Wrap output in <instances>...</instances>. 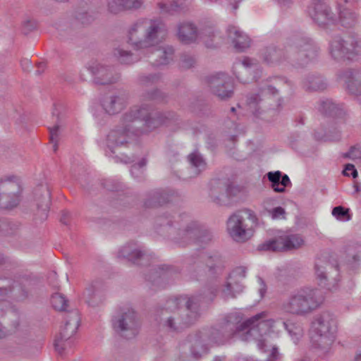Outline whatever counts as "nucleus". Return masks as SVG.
Here are the masks:
<instances>
[{
    "label": "nucleus",
    "instance_id": "nucleus-1",
    "mask_svg": "<svg viewBox=\"0 0 361 361\" xmlns=\"http://www.w3.org/2000/svg\"><path fill=\"white\" fill-rule=\"evenodd\" d=\"M168 30L159 19L140 18L129 26L127 30V42L136 51L145 55L150 54L149 62L154 66L166 65L172 59L173 47H157L166 38Z\"/></svg>",
    "mask_w": 361,
    "mask_h": 361
},
{
    "label": "nucleus",
    "instance_id": "nucleus-2",
    "mask_svg": "<svg viewBox=\"0 0 361 361\" xmlns=\"http://www.w3.org/2000/svg\"><path fill=\"white\" fill-rule=\"evenodd\" d=\"M266 318V312H262L243 322L241 313L238 312L228 313L219 319V329L213 331V338L216 342L226 343L235 336L243 333L242 340L248 341L251 338L257 340L258 346L262 348L264 341L260 338L274 328L275 323L281 324L290 334H292L293 325H289L285 322Z\"/></svg>",
    "mask_w": 361,
    "mask_h": 361
},
{
    "label": "nucleus",
    "instance_id": "nucleus-3",
    "mask_svg": "<svg viewBox=\"0 0 361 361\" xmlns=\"http://www.w3.org/2000/svg\"><path fill=\"white\" fill-rule=\"evenodd\" d=\"M217 291L218 286L215 285L206 288L199 295L168 300L161 311V320L164 326L170 331H179L193 324L200 317L201 303L212 302Z\"/></svg>",
    "mask_w": 361,
    "mask_h": 361
},
{
    "label": "nucleus",
    "instance_id": "nucleus-4",
    "mask_svg": "<svg viewBox=\"0 0 361 361\" xmlns=\"http://www.w3.org/2000/svg\"><path fill=\"white\" fill-rule=\"evenodd\" d=\"M317 47L312 40L302 34H295L288 39L286 53L283 49L275 46L264 49L261 52L263 61L268 64H276L288 57H294L297 60L312 59L317 56Z\"/></svg>",
    "mask_w": 361,
    "mask_h": 361
},
{
    "label": "nucleus",
    "instance_id": "nucleus-5",
    "mask_svg": "<svg viewBox=\"0 0 361 361\" xmlns=\"http://www.w3.org/2000/svg\"><path fill=\"white\" fill-rule=\"evenodd\" d=\"M177 116L173 111L151 112V106L143 104L135 106L123 114V124L142 122L143 133L153 130L161 126H169L177 121Z\"/></svg>",
    "mask_w": 361,
    "mask_h": 361
},
{
    "label": "nucleus",
    "instance_id": "nucleus-6",
    "mask_svg": "<svg viewBox=\"0 0 361 361\" xmlns=\"http://www.w3.org/2000/svg\"><path fill=\"white\" fill-rule=\"evenodd\" d=\"M322 302L317 289L305 288L290 294L282 307L289 314L306 315L318 308Z\"/></svg>",
    "mask_w": 361,
    "mask_h": 361
},
{
    "label": "nucleus",
    "instance_id": "nucleus-7",
    "mask_svg": "<svg viewBox=\"0 0 361 361\" xmlns=\"http://www.w3.org/2000/svg\"><path fill=\"white\" fill-rule=\"evenodd\" d=\"M257 224L255 213L250 209H243L228 218L227 231L235 241L245 242L252 236Z\"/></svg>",
    "mask_w": 361,
    "mask_h": 361
},
{
    "label": "nucleus",
    "instance_id": "nucleus-8",
    "mask_svg": "<svg viewBox=\"0 0 361 361\" xmlns=\"http://www.w3.org/2000/svg\"><path fill=\"white\" fill-rule=\"evenodd\" d=\"M115 331L126 338H132L138 334L139 322L135 312L129 307L119 309L112 318Z\"/></svg>",
    "mask_w": 361,
    "mask_h": 361
},
{
    "label": "nucleus",
    "instance_id": "nucleus-9",
    "mask_svg": "<svg viewBox=\"0 0 361 361\" xmlns=\"http://www.w3.org/2000/svg\"><path fill=\"white\" fill-rule=\"evenodd\" d=\"M360 47V42L354 35L337 36L330 42L329 53L336 61L352 60L358 55Z\"/></svg>",
    "mask_w": 361,
    "mask_h": 361
},
{
    "label": "nucleus",
    "instance_id": "nucleus-10",
    "mask_svg": "<svg viewBox=\"0 0 361 361\" xmlns=\"http://www.w3.org/2000/svg\"><path fill=\"white\" fill-rule=\"evenodd\" d=\"M360 47V42L354 35L337 36L330 42L329 53L336 61L352 60L358 55Z\"/></svg>",
    "mask_w": 361,
    "mask_h": 361
},
{
    "label": "nucleus",
    "instance_id": "nucleus-11",
    "mask_svg": "<svg viewBox=\"0 0 361 361\" xmlns=\"http://www.w3.org/2000/svg\"><path fill=\"white\" fill-rule=\"evenodd\" d=\"M172 218L176 219L174 223L178 226L180 238L200 243L211 240L209 233L202 230L196 222L192 221L188 214L173 216Z\"/></svg>",
    "mask_w": 361,
    "mask_h": 361
},
{
    "label": "nucleus",
    "instance_id": "nucleus-12",
    "mask_svg": "<svg viewBox=\"0 0 361 361\" xmlns=\"http://www.w3.org/2000/svg\"><path fill=\"white\" fill-rule=\"evenodd\" d=\"M123 116L121 119L119 126L111 130L106 137V147L111 154H114L115 149L126 145L128 142L130 134L139 135L143 133V130L137 126L138 123H129L130 126L123 124Z\"/></svg>",
    "mask_w": 361,
    "mask_h": 361
},
{
    "label": "nucleus",
    "instance_id": "nucleus-13",
    "mask_svg": "<svg viewBox=\"0 0 361 361\" xmlns=\"http://www.w3.org/2000/svg\"><path fill=\"white\" fill-rule=\"evenodd\" d=\"M79 322L80 317L78 312H72L54 340L55 349L59 354H63L66 349L71 348L73 345L72 337L78 330Z\"/></svg>",
    "mask_w": 361,
    "mask_h": 361
},
{
    "label": "nucleus",
    "instance_id": "nucleus-14",
    "mask_svg": "<svg viewBox=\"0 0 361 361\" xmlns=\"http://www.w3.org/2000/svg\"><path fill=\"white\" fill-rule=\"evenodd\" d=\"M20 186L11 178L0 181V208L12 209L20 202Z\"/></svg>",
    "mask_w": 361,
    "mask_h": 361
},
{
    "label": "nucleus",
    "instance_id": "nucleus-15",
    "mask_svg": "<svg viewBox=\"0 0 361 361\" xmlns=\"http://www.w3.org/2000/svg\"><path fill=\"white\" fill-rule=\"evenodd\" d=\"M304 244L302 237L299 234L282 235L269 240L260 245V249L267 251H288L298 249Z\"/></svg>",
    "mask_w": 361,
    "mask_h": 361
},
{
    "label": "nucleus",
    "instance_id": "nucleus-16",
    "mask_svg": "<svg viewBox=\"0 0 361 361\" xmlns=\"http://www.w3.org/2000/svg\"><path fill=\"white\" fill-rule=\"evenodd\" d=\"M219 329V321L216 326L212 327L208 332L202 334L201 335L197 334L194 337L191 338V348L190 353L191 355L195 358L199 359L204 355L207 354L209 350L208 345L214 344L222 345L225 343H219L214 341L213 338V331Z\"/></svg>",
    "mask_w": 361,
    "mask_h": 361
},
{
    "label": "nucleus",
    "instance_id": "nucleus-17",
    "mask_svg": "<svg viewBox=\"0 0 361 361\" xmlns=\"http://www.w3.org/2000/svg\"><path fill=\"white\" fill-rule=\"evenodd\" d=\"M87 69L94 76V82L99 85H109L116 82L120 78L114 69L99 61H92L87 66Z\"/></svg>",
    "mask_w": 361,
    "mask_h": 361
},
{
    "label": "nucleus",
    "instance_id": "nucleus-18",
    "mask_svg": "<svg viewBox=\"0 0 361 361\" xmlns=\"http://www.w3.org/2000/svg\"><path fill=\"white\" fill-rule=\"evenodd\" d=\"M207 83L212 92L221 99H226L233 95V87L231 78L224 73L212 75L207 78Z\"/></svg>",
    "mask_w": 361,
    "mask_h": 361
},
{
    "label": "nucleus",
    "instance_id": "nucleus-19",
    "mask_svg": "<svg viewBox=\"0 0 361 361\" xmlns=\"http://www.w3.org/2000/svg\"><path fill=\"white\" fill-rule=\"evenodd\" d=\"M207 83L212 92L221 99H226L233 95V87L231 78L224 73L212 75L207 78Z\"/></svg>",
    "mask_w": 361,
    "mask_h": 361
},
{
    "label": "nucleus",
    "instance_id": "nucleus-20",
    "mask_svg": "<svg viewBox=\"0 0 361 361\" xmlns=\"http://www.w3.org/2000/svg\"><path fill=\"white\" fill-rule=\"evenodd\" d=\"M207 83L212 92L221 99H226L233 95V87L231 78L224 73L212 75L207 78Z\"/></svg>",
    "mask_w": 361,
    "mask_h": 361
},
{
    "label": "nucleus",
    "instance_id": "nucleus-21",
    "mask_svg": "<svg viewBox=\"0 0 361 361\" xmlns=\"http://www.w3.org/2000/svg\"><path fill=\"white\" fill-rule=\"evenodd\" d=\"M274 85H266L260 90V95L258 94H252L247 97V105L253 113L257 116L260 114L259 109L264 106V99L269 96H274L278 94V90L276 86H279V83H285L283 79L275 78H274Z\"/></svg>",
    "mask_w": 361,
    "mask_h": 361
},
{
    "label": "nucleus",
    "instance_id": "nucleus-22",
    "mask_svg": "<svg viewBox=\"0 0 361 361\" xmlns=\"http://www.w3.org/2000/svg\"><path fill=\"white\" fill-rule=\"evenodd\" d=\"M312 327L319 336L329 337L336 332L337 322L334 314L329 312H324L315 317Z\"/></svg>",
    "mask_w": 361,
    "mask_h": 361
},
{
    "label": "nucleus",
    "instance_id": "nucleus-23",
    "mask_svg": "<svg viewBox=\"0 0 361 361\" xmlns=\"http://www.w3.org/2000/svg\"><path fill=\"white\" fill-rule=\"evenodd\" d=\"M308 13L319 25H326L334 21V14L323 0H315L308 8Z\"/></svg>",
    "mask_w": 361,
    "mask_h": 361
},
{
    "label": "nucleus",
    "instance_id": "nucleus-24",
    "mask_svg": "<svg viewBox=\"0 0 361 361\" xmlns=\"http://www.w3.org/2000/svg\"><path fill=\"white\" fill-rule=\"evenodd\" d=\"M339 79L345 83L346 90L351 94H361V71L348 69L338 75Z\"/></svg>",
    "mask_w": 361,
    "mask_h": 361
},
{
    "label": "nucleus",
    "instance_id": "nucleus-25",
    "mask_svg": "<svg viewBox=\"0 0 361 361\" xmlns=\"http://www.w3.org/2000/svg\"><path fill=\"white\" fill-rule=\"evenodd\" d=\"M227 33L236 51L242 52L250 47L251 42L250 37L238 27L228 26Z\"/></svg>",
    "mask_w": 361,
    "mask_h": 361
},
{
    "label": "nucleus",
    "instance_id": "nucleus-26",
    "mask_svg": "<svg viewBox=\"0 0 361 361\" xmlns=\"http://www.w3.org/2000/svg\"><path fill=\"white\" fill-rule=\"evenodd\" d=\"M144 0H109L108 10L113 14H118L126 11L140 9Z\"/></svg>",
    "mask_w": 361,
    "mask_h": 361
},
{
    "label": "nucleus",
    "instance_id": "nucleus-27",
    "mask_svg": "<svg viewBox=\"0 0 361 361\" xmlns=\"http://www.w3.org/2000/svg\"><path fill=\"white\" fill-rule=\"evenodd\" d=\"M126 104V99L121 95L106 96L102 102L103 109L109 114L120 112L125 107Z\"/></svg>",
    "mask_w": 361,
    "mask_h": 361
},
{
    "label": "nucleus",
    "instance_id": "nucleus-28",
    "mask_svg": "<svg viewBox=\"0 0 361 361\" xmlns=\"http://www.w3.org/2000/svg\"><path fill=\"white\" fill-rule=\"evenodd\" d=\"M197 29L190 23H183L178 27V39L183 44H191L198 38Z\"/></svg>",
    "mask_w": 361,
    "mask_h": 361
},
{
    "label": "nucleus",
    "instance_id": "nucleus-29",
    "mask_svg": "<svg viewBox=\"0 0 361 361\" xmlns=\"http://www.w3.org/2000/svg\"><path fill=\"white\" fill-rule=\"evenodd\" d=\"M118 257L127 258L129 261L140 265H145L143 261L148 259L143 252L135 248L133 244L123 246L118 252Z\"/></svg>",
    "mask_w": 361,
    "mask_h": 361
},
{
    "label": "nucleus",
    "instance_id": "nucleus-30",
    "mask_svg": "<svg viewBox=\"0 0 361 361\" xmlns=\"http://www.w3.org/2000/svg\"><path fill=\"white\" fill-rule=\"evenodd\" d=\"M319 109L322 114L333 117L343 118L346 115L344 106L334 103L331 99L321 101Z\"/></svg>",
    "mask_w": 361,
    "mask_h": 361
},
{
    "label": "nucleus",
    "instance_id": "nucleus-31",
    "mask_svg": "<svg viewBox=\"0 0 361 361\" xmlns=\"http://www.w3.org/2000/svg\"><path fill=\"white\" fill-rule=\"evenodd\" d=\"M15 342L18 345L27 344L32 338L30 328L25 324H21L18 320L12 324Z\"/></svg>",
    "mask_w": 361,
    "mask_h": 361
},
{
    "label": "nucleus",
    "instance_id": "nucleus-32",
    "mask_svg": "<svg viewBox=\"0 0 361 361\" xmlns=\"http://www.w3.org/2000/svg\"><path fill=\"white\" fill-rule=\"evenodd\" d=\"M348 1V0H337L338 5L340 8L339 21L342 26L345 27H352L357 23V15L348 8L341 9L342 4H346Z\"/></svg>",
    "mask_w": 361,
    "mask_h": 361
},
{
    "label": "nucleus",
    "instance_id": "nucleus-33",
    "mask_svg": "<svg viewBox=\"0 0 361 361\" xmlns=\"http://www.w3.org/2000/svg\"><path fill=\"white\" fill-rule=\"evenodd\" d=\"M243 290V286L241 281L235 279V281L228 280L224 288L221 290V296L224 300L233 298L237 294L241 293Z\"/></svg>",
    "mask_w": 361,
    "mask_h": 361
},
{
    "label": "nucleus",
    "instance_id": "nucleus-34",
    "mask_svg": "<svg viewBox=\"0 0 361 361\" xmlns=\"http://www.w3.org/2000/svg\"><path fill=\"white\" fill-rule=\"evenodd\" d=\"M303 87L308 91H320L325 90L327 84L320 75H311L304 79Z\"/></svg>",
    "mask_w": 361,
    "mask_h": 361
},
{
    "label": "nucleus",
    "instance_id": "nucleus-35",
    "mask_svg": "<svg viewBox=\"0 0 361 361\" xmlns=\"http://www.w3.org/2000/svg\"><path fill=\"white\" fill-rule=\"evenodd\" d=\"M329 269H333V267L329 263L322 259L317 260L314 265L315 274L321 284H325L327 279L326 270Z\"/></svg>",
    "mask_w": 361,
    "mask_h": 361
},
{
    "label": "nucleus",
    "instance_id": "nucleus-36",
    "mask_svg": "<svg viewBox=\"0 0 361 361\" xmlns=\"http://www.w3.org/2000/svg\"><path fill=\"white\" fill-rule=\"evenodd\" d=\"M168 197L159 191H155L149 195L147 200L145 202L146 207H155L167 202Z\"/></svg>",
    "mask_w": 361,
    "mask_h": 361
},
{
    "label": "nucleus",
    "instance_id": "nucleus-37",
    "mask_svg": "<svg viewBox=\"0 0 361 361\" xmlns=\"http://www.w3.org/2000/svg\"><path fill=\"white\" fill-rule=\"evenodd\" d=\"M51 303L54 310L60 312L66 311L68 307V299L59 293H55L51 295Z\"/></svg>",
    "mask_w": 361,
    "mask_h": 361
},
{
    "label": "nucleus",
    "instance_id": "nucleus-38",
    "mask_svg": "<svg viewBox=\"0 0 361 361\" xmlns=\"http://www.w3.org/2000/svg\"><path fill=\"white\" fill-rule=\"evenodd\" d=\"M188 160L194 169V173L198 175L206 168V163L201 155L197 152H193L188 155Z\"/></svg>",
    "mask_w": 361,
    "mask_h": 361
},
{
    "label": "nucleus",
    "instance_id": "nucleus-39",
    "mask_svg": "<svg viewBox=\"0 0 361 361\" xmlns=\"http://www.w3.org/2000/svg\"><path fill=\"white\" fill-rule=\"evenodd\" d=\"M113 54L121 63L131 64L137 61L134 59L131 51L124 50L120 47L114 49Z\"/></svg>",
    "mask_w": 361,
    "mask_h": 361
},
{
    "label": "nucleus",
    "instance_id": "nucleus-40",
    "mask_svg": "<svg viewBox=\"0 0 361 361\" xmlns=\"http://www.w3.org/2000/svg\"><path fill=\"white\" fill-rule=\"evenodd\" d=\"M159 8L166 13H173L181 11L185 6V0H173L169 4L159 3Z\"/></svg>",
    "mask_w": 361,
    "mask_h": 361
},
{
    "label": "nucleus",
    "instance_id": "nucleus-41",
    "mask_svg": "<svg viewBox=\"0 0 361 361\" xmlns=\"http://www.w3.org/2000/svg\"><path fill=\"white\" fill-rule=\"evenodd\" d=\"M208 271L211 276L219 274L223 269V263L219 257H210L207 261Z\"/></svg>",
    "mask_w": 361,
    "mask_h": 361
},
{
    "label": "nucleus",
    "instance_id": "nucleus-42",
    "mask_svg": "<svg viewBox=\"0 0 361 361\" xmlns=\"http://www.w3.org/2000/svg\"><path fill=\"white\" fill-rule=\"evenodd\" d=\"M268 180L271 182V188L276 192H283L286 189L280 188V180L281 178V172L276 171L274 172H269L267 174Z\"/></svg>",
    "mask_w": 361,
    "mask_h": 361
},
{
    "label": "nucleus",
    "instance_id": "nucleus-43",
    "mask_svg": "<svg viewBox=\"0 0 361 361\" xmlns=\"http://www.w3.org/2000/svg\"><path fill=\"white\" fill-rule=\"evenodd\" d=\"M349 209H345L342 206L335 207L331 212L332 215L338 220L347 221L351 219L349 214Z\"/></svg>",
    "mask_w": 361,
    "mask_h": 361
},
{
    "label": "nucleus",
    "instance_id": "nucleus-44",
    "mask_svg": "<svg viewBox=\"0 0 361 361\" xmlns=\"http://www.w3.org/2000/svg\"><path fill=\"white\" fill-rule=\"evenodd\" d=\"M170 269L171 267L169 266L163 265L159 267L154 271L153 276H150L148 280L152 281L153 283L159 285L160 281L165 278V275L169 272Z\"/></svg>",
    "mask_w": 361,
    "mask_h": 361
},
{
    "label": "nucleus",
    "instance_id": "nucleus-45",
    "mask_svg": "<svg viewBox=\"0 0 361 361\" xmlns=\"http://www.w3.org/2000/svg\"><path fill=\"white\" fill-rule=\"evenodd\" d=\"M195 62L196 61L194 56L183 54L180 56L179 65L183 69H189L195 66Z\"/></svg>",
    "mask_w": 361,
    "mask_h": 361
},
{
    "label": "nucleus",
    "instance_id": "nucleus-46",
    "mask_svg": "<svg viewBox=\"0 0 361 361\" xmlns=\"http://www.w3.org/2000/svg\"><path fill=\"white\" fill-rule=\"evenodd\" d=\"M247 269L245 267H238L231 273L228 280L235 281V279L242 281L245 278Z\"/></svg>",
    "mask_w": 361,
    "mask_h": 361
},
{
    "label": "nucleus",
    "instance_id": "nucleus-47",
    "mask_svg": "<svg viewBox=\"0 0 361 361\" xmlns=\"http://www.w3.org/2000/svg\"><path fill=\"white\" fill-rule=\"evenodd\" d=\"M343 157L353 161L361 160V147L357 145L351 147L349 151L343 154Z\"/></svg>",
    "mask_w": 361,
    "mask_h": 361
},
{
    "label": "nucleus",
    "instance_id": "nucleus-48",
    "mask_svg": "<svg viewBox=\"0 0 361 361\" xmlns=\"http://www.w3.org/2000/svg\"><path fill=\"white\" fill-rule=\"evenodd\" d=\"M59 128V125L56 124L53 127L49 128L50 133V141L53 144V149L54 152H56L58 149V137Z\"/></svg>",
    "mask_w": 361,
    "mask_h": 361
},
{
    "label": "nucleus",
    "instance_id": "nucleus-49",
    "mask_svg": "<svg viewBox=\"0 0 361 361\" xmlns=\"http://www.w3.org/2000/svg\"><path fill=\"white\" fill-rule=\"evenodd\" d=\"M160 79L158 74H149L148 75H142L140 78L139 82L142 86H147L149 85L157 82Z\"/></svg>",
    "mask_w": 361,
    "mask_h": 361
},
{
    "label": "nucleus",
    "instance_id": "nucleus-50",
    "mask_svg": "<svg viewBox=\"0 0 361 361\" xmlns=\"http://www.w3.org/2000/svg\"><path fill=\"white\" fill-rule=\"evenodd\" d=\"M143 99L146 101L159 102L164 99V94L159 90H154L142 95Z\"/></svg>",
    "mask_w": 361,
    "mask_h": 361
},
{
    "label": "nucleus",
    "instance_id": "nucleus-51",
    "mask_svg": "<svg viewBox=\"0 0 361 361\" xmlns=\"http://www.w3.org/2000/svg\"><path fill=\"white\" fill-rule=\"evenodd\" d=\"M252 64V60L249 58H246L243 61L242 63L240 65V68L242 70L239 72V75H236V78H238V80L243 83H246L247 82V80L246 79H244L241 75L243 72L247 71V68L251 67Z\"/></svg>",
    "mask_w": 361,
    "mask_h": 361
},
{
    "label": "nucleus",
    "instance_id": "nucleus-52",
    "mask_svg": "<svg viewBox=\"0 0 361 361\" xmlns=\"http://www.w3.org/2000/svg\"><path fill=\"white\" fill-rule=\"evenodd\" d=\"M269 213L273 219H285L286 212L281 207H276L269 210Z\"/></svg>",
    "mask_w": 361,
    "mask_h": 361
},
{
    "label": "nucleus",
    "instance_id": "nucleus-53",
    "mask_svg": "<svg viewBox=\"0 0 361 361\" xmlns=\"http://www.w3.org/2000/svg\"><path fill=\"white\" fill-rule=\"evenodd\" d=\"M95 292L96 286L94 283H91L85 288L83 296L87 298V302H90V300L94 297Z\"/></svg>",
    "mask_w": 361,
    "mask_h": 361
},
{
    "label": "nucleus",
    "instance_id": "nucleus-54",
    "mask_svg": "<svg viewBox=\"0 0 361 361\" xmlns=\"http://www.w3.org/2000/svg\"><path fill=\"white\" fill-rule=\"evenodd\" d=\"M147 164V160L145 159H142L138 164H135L132 166L130 172L133 176L136 173L137 175L142 174L143 171L142 168L144 167Z\"/></svg>",
    "mask_w": 361,
    "mask_h": 361
},
{
    "label": "nucleus",
    "instance_id": "nucleus-55",
    "mask_svg": "<svg viewBox=\"0 0 361 361\" xmlns=\"http://www.w3.org/2000/svg\"><path fill=\"white\" fill-rule=\"evenodd\" d=\"M344 176H350L351 175L353 178L357 176V171L355 168V166L351 164H348L343 171Z\"/></svg>",
    "mask_w": 361,
    "mask_h": 361
},
{
    "label": "nucleus",
    "instance_id": "nucleus-56",
    "mask_svg": "<svg viewBox=\"0 0 361 361\" xmlns=\"http://www.w3.org/2000/svg\"><path fill=\"white\" fill-rule=\"evenodd\" d=\"M157 224L161 227H168L169 229H171V226H173L172 221L169 219L168 216H160L157 219Z\"/></svg>",
    "mask_w": 361,
    "mask_h": 361
},
{
    "label": "nucleus",
    "instance_id": "nucleus-57",
    "mask_svg": "<svg viewBox=\"0 0 361 361\" xmlns=\"http://www.w3.org/2000/svg\"><path fill=\"white\" fill-rule=\"evenodd\" d=\"M281 359V355L279 352V349L276 346H273L271 352L267 357V361H277Z\"/></svg>",
    "mask_w": 361,
    "mask_h": 361
},
{
    "label": "nucleus",
    "instance_id": "nucleus-58",
    "mask_svg": "<svg viewBox=\"0 0 361 361\" xmlns=\"http://www.w3.org/2000/svg\"><path fill=\"white\" fill-rule=\"evenodd\" d=\"M114 159L116 162H121L124 164H129L135 161L134 157H128L125 154H121V157L116 156Z\"/></svg>",
    "mask_w": 361,
    "mask_h": 361
},
{
    "label": "nucleus",
    "instance_id": "nucleus-59",
    "mask_svg": "<svg viewBox=\"0 0 361 361\" xmlns=\"http://www.w3.org/2000/svg\"><path fill=\"white\" fill-rule=\"evenodd\" d=\"M102 184L109 190H116L118 188L117 183H114V180L112 179L105 180Z\"/></svg>",
    "mask_w": 361,
    "mask_h": 361
},
{
    "label": "nucleus",
    "instance_id": "nucleus-60",
    "mask_svg": "<svg viewBox=\"0 0 361 361\" xmlns=\"http://www.w3.org/2000/svg\"><path fill=\"white\" fill-rule=\"evenodd\" d=\"M290 185H291V182L289 177L286 174H281V178L280 180V188H283L285 189L286 187Z\"/></svg>",
    "mask_w": 361,
    "mask_h": 361
},
{
    "label": "nucleus",
    "instance_id": "nucleus-61",
    "mask_svg": "<svg viewBox=\"0 0 361 361\" xmlns=\"http://www.w3.org/2000/svg\"><path fill=\"white\" fill-rule=\"evenodd\" d=\"M9 223L5 220H0V233L9 234Z\"/></svg>",
    "mask_w": 361,
    "mask_h": 361
},
{
    "label": "nucleus",
    "instance_id": "nucleus-62",
    "mask_svg": "<svg viewBox=\"0 0 361 361\" xmlns=\"http://www.w3.org/2000/svg\"><path fill=\"white\" fill-rule=\"evenodd\" d=\"M258 283H259L258 291L259 293L260 297L263 298L266 293V290H267V286H266L264 281L262 280V278L258 279Z\"/></svg>",
    "mask_w": 361,
    "mask_h": 361
},
{
    "label": "nucleus",
    "instance_id": "nucleus-63",
    "mask_svg": "<svg viewBox=\"0 0 361 361\" xmlns=\"http://www.w3.org/2000/svg\"><path fill=\"white\" fill-rule=\"evenodd\" d=\"M11 263L10 259L0 252V267L6 266Z\"/></svg>",
    "mask_w": 361,
    "mask_h": 361
},
{
    "label": "nucleus",
    "instance_id": "nucleus-64",
    "mask_svg": "<svg viewBox=\"0 0 361 361\" xmlns=\"http://www.w3.org/2000/svg\"><path fill=\"white\" fill-rule=\"evenodd\" d=\"M11 292V288H0V298L6 295L8 293Z\"/></svg>",
    "mask_w": 361,
    "mask_h": 361
}]
</instances>
